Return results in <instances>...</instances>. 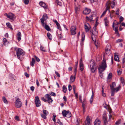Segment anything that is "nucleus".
Listing matches in <instances>:
<instances>
[{"label":"nucleus","instance_id":"obj_1","mask_svg":"<svg viewBox=\"0 0 125 125\" xmlns=\"http://www.w3.org/2000/svg\"><path fill=\"white\" fill-rule=\"evenodd\" d=\"M107 66L106 60L104 59L103 60V61L101 65H99L98 67V70L99 73H101L104 71L107 67Z\"/></svg>","mask_w":125,"mask_h":125},{"label":"nucleus","instance_id":"obj_2","mask_svg":"<svg viewBox=\"0 0 125 125\" xmlns=\"http://www.w3.org/2000/svg\"><path fill=\"white\" fill-rule=\"evenodd\" d=\"M14 50L16 51V54L18 58L20 59L21 57L24 54L23 51L21 48H18L16 47L14 48Z\"/></svg>","mask_w":125,"mask_h":125},{"label":"nucleus","instance_id":"obj_3","mask_svg":"<svg viewBox=\"0 0 125 125\" xmlns=\"http://www.w3.org/2000/svg\"><path fill=\"white\" fill-rule=\"evenodd\" d=\"M90 69L91 72L94 73L97 69L96 64L94 60H92L90 62Z\"/></svg>","mask_w":125,"mask_h":125},{"label":"nucleus","instance_id":"obj_4","mask_svg":"<svg viewBox=\"0 0 125 125\" xmlns=\"http://www.w3.org/2000/svg\"><path fill=\"white\" fill-rule=\"evenodd\" d=\"M116 86L115 83V82H113L112 84L110 85V87L111 91V96H113V94L115 90V87H116Z\"/></svg>","mask_w":125,"mask_h":125},{"label":"nucleus","instance_id":"obj_5","mask_svg":"<svg viewBox=\"0 0 125 125\" xmlns=\"http://www.w3.org/2000/svg\"><path fill=\"white\" fill-rule=\"evenodd\" d=\"M22 105V103L19 98H17L15 102V106L17 108H20Z\"/></svg>","mask_w":125,"mask_h":125},{"label":"nucleus","instance_id":"obj_6","mask_svg":"<svg viewBox=\"0 0 125 125\" xmlns=\"http://www.w3.org/2000/svg\"><path fill=\"white\" fill-rule=\"evenodd\" d=\"M34 102L37 107H39L41 106V103L38 96L35 97Z\"/></svg>","mask_w":125,"mask_h":125},{"label":"nucleus","instance_id":"obj_7","mask_svg":"<svg viewBox=\"0 0 125 125\" xmlns=\"http://www.w3.org/2000/svg\"><path fill=\"white\" fill-rule=\"evenodd\" d=\"M76 28L75 26H72L71 28V32L72 35H74L76 33Z\"/></svg>","mask_w":125,"mask_h":125},{"label":"nucleus","instance_id":"obj_8","mask_svg":"<svg viewBox=\"0 0 125 125\" xmlns=\"http://www.w3.org/2000/svg\"><path fill=\"white\" fill-rule=\"evenodd\" d=\"M48 18L47 15L46 14H44L43 15L42 18L41 19V20L42 23V25H44V21H45Z\"/></svg>","mask_w":125,"mask_h":125},{"label":"nucleus","instance_id":"obj_9","mask_svg":"<svg viewBox=\"0 0 125 125\" xmlns=\"http://www.w3.org/2000/svg\"><path fill=\"white\" fill-rule=\"evenodd\" d=\"M45 96L47 99V102L49 104L52 103L53 101L52 99L51 98L50 95L49 94H47L45 95Z\"/></svg>","mask_w":125,"mask_h":125},{"label":"nucleus","instance_id":"obj_10","mask_svg":"<svg viewBox=\"0 0 125 125\" xmlns=\"http://www.w3.org/2000/svg\"><path fill=\"white\" fill-rule=\"evenodd\" d=\"M116 21V20H115L114 21V22L113 23V25H112V27L113 28V30L115 31V33L116 34H117L118 35L119 34L118 33V26H116L115 27V22H114Z\"/></svg>","mask_w":125,"mask_h":125},{"label":"nucleus","instance_id":"obj_11","mask_svg":"<svg viewBox=\"0 0 125 125\" xmlns=\"http://www.w3.org/2000/svg\"><path fill=\"white\" fill-rule=\"evenodd\" d=\"M90 32H92V34L94 36H96L98 34L97 31H96V29L95 27H94L92 31H90Z\"/></svg>","mask_w":125,"mask_h":125},{"label":"nucleus","instance_id":"obj_12","mask_svg":"<svg viewBox=\"0 0 125 125\" xmlns=\"http://www.w3.org/2000/svg\"><path fill=\"white\" fill-rule=\"evenodd\" d=\"M90 121H91L90 117L88 115L86 117V120L85 121V125H89L90 124Z\"/></svg>","mask_w":125,"mask_h":125},{"label":"nucleus","instance_id":"obj_13","mask_svg":"<svg viewBox=\"0 0 125 125\" xmlns=\"http://www.w3.org/2000/svg\"><path fill=\"white\" fill-rule=\"evenodd\" d=\"M80 70L81 71H82L83 69V65L82 61V59L81 58L80 61Z\"/></svg>","mask_w":125,"mask_h":125},{"label":"nucleus","instance_id":"obj_14","mask_svg":"<svg viewBox=\"0 0 125 125\" xmlns=\"http://www.w3.org/2000/svg\"><path fill=\"white\" fill-rule=\"evenodd\" d=\"M40 5L45 9H47V8L46 4L42 1H41L39 2Z\"/></svg>","mask_w":125,"mask_h":125},{"label":"nucleus","instance_id":"obj_15","mask_svg":"<svg viewBox=\"0 0 125 125\" xmlns=\"http://www.w3.org/2000/svg\"><path fill=\"white\" fill-rule=\"evenodd\" d=\"M91 12V10L86 8L83 11V12L84 14H89Z\"/></svg>","mask_w":125,"mask_h":125},{"label":"nucleus","instance_id":"obj_16","mask_svg":"<svg viewBox=\"0 0 125 125\" xmlns=\"http://www.w3.org/2000/svg\"><path fill=\"white\" fill-rule=\"evenodd\" d=\"M8 17V18L13 20L15 19V16L12 13L9 14V15Z\"/></svg>","mask_w":125,"mask_h":125},{"label":"nucleus","instance_id":"obj_17","mask_svg":"<svg viewBox=\"0 0 125 125\" xmlns=\"http://www.w3.org/2000/svg\"><path fill=\"white\" fill-rule=\"evenodd\" d=\"M111 4V2L110 1H108L106 4V10H105L106 11L108 10L110 8V7L109 5Z\"/></svg>","mask_w":125,"mask_h":125},{"label":"nucleus","instance_id":"obj_18","mask_svg":"<svg viewBox=\"0 0 125 125\" xmlns=\"http://www.w3.org/2000/svg\"><path fill=\"white\" fill-rule=\"evenodd\" d=\"M88 25L89 26V24L88 23L84 24V28L86 32H88L89 31V28Z\"/></svg>","mask_w":125,"mask_h":125},{"label":"nucleus","instance_id":"obj_19","mask_svg":"<svg viewBox=\"0 0 125 125\" xmlns=\"http://www.w3.org/2000/svg\"><path fill=\"white\" fill-rule=\"evenodd\" d=\"M42 25L47 31H49L51 30L50 28L49 27L48 25H47L46 24H45L44 23V25L43 26V25Z\"/></svg>","mask_w":125,"mask_h":125},{"label":"nucleus","instance_id":"obj_20","mask_svg":"<svg viewBox=\"0 0 125 125\" xmlns=\"http://www.w3.org/2000/svg\"><path fill=\"white\" fill-rule=\"evenodd\" d=\"M103 120L104 124L106 125L107 123V118L106 117L105 115L104 114L103 115Z\"/></svg>","mask_w":125,"mask_h":125},{"label":"nucleus","instance_id":"obj_21","mask_svg":"<svg viewBox=\"0 0 125 125\" xmlns=\"http://www.w3.org/2000/svg\"><path fill=\"white\" fill-rule=\"evenodd\" d=\"M17 40L19 41H20L21 39V33L19 31L18 32V33L17 34Z\"/></svg>","mask_w":125,"mask_h":125},{"label":"nucleus","instance_id":"obj_22","mask_svg":"<svg viewBox=\"0 0 125 125\" xmlns=\"http://www.w3.org/2000/svg\"><path fill=\"white\" fill-rule=\"evenodd\" d=\"M101 121L98 119H96L94 122V125H99L100 124Z\"/></svg>","mask_w":125,"mask_h":125},{"label":"nucleus","instance_id":"obj_23","mask_svg":"<svg viewBox=\"0 0 125 125\" xmlns=\"http://www.w3.org/2000/svg\"><path fill=\"white\" fill-rule=\"evenodd\" d=\"M35 62L34 59L32 58V61L30 63V65L32 67L34 66V64Z\"/></svg>","mask_w":125,"mask_h":125},{"label":"nucleus","instance_id":"obj_24","mask_svg":"<svg viewBox=\"0 0 125 125\" xmlns=\"http://www.w3.org/2000/svg\"><path fill=\"white\" fill-rule=\"evenodd\" d=\"M67 113V111L65 110H64L62 111V115L64 117H65L66 116Z\"/></svg>","mask_w":125,"mask_h":125},{"label":"nucleus","instance_id":"obj_25","mask_svg":"<svg viewBox=\"0 0 125 125\" xmlns=\"http://www.w3.org/2000/svg\"><path fill=\"white\" fill-rule=\"evenodd\" d=\"M75 79V77L73 76H71L70 79V81L71 83L73 82L74 81Z\"/></svg>","mask_w":125,"mask_h":125},{"label":"nucleus","instance_id":"obj_26","mask_svg":"<svg viewBox=\"0 0 125 125\" xmlns=\"http://www.w3.org/2000/svg\"><path fill=\"white\" fill-rule=\"evenodd\" d=\"M114 59L115 61H118V62H119V58L118 57V55H116L115 53V58Z\"/></svg>","mask_w":125,"mask_h":125},{"label":"nucleus","instance_id":"obj_27","mask_svg":"<svg viewBox=\"0 0 125 125\" xmlns=\"http://www.w3.org/2000/svg\"><path fill=\"white\" fill-rule=\"evenodd\" d=\"M93 17V16L92 15H91L90 16V17H88L87 16L86 17V18L87 20L88 21H92L93 18H92V17Z\"/></svg>","mask_w":125,"mask_h":125},{"label":"nucleus","instance_id":"obj_28","mask_svg":"<svg viewBox=\"0 0 125 125\" xmlns=\"http://www.w3.org/2000/svg\"><path fill=\"white\" fill-rule=\"evenodd\" d=\"M110 5H111V6L112 8H113L115 5V1L114 0L112 2V3L111 2V4H110Z\"/></svg>","mask_w":125,"mask_h":125},{"label":"nucleus","instance_id":"obj_29","mask_svg":"<svg viewBox=\"0 0 125 125\" xmlns=\"http://www.w3.org/2000/svg\"><path fill=\"white\" fill-rule=\"evenodd\" d=\"M67 117L69 118L71 117V114L70 112L69 111H67Z\"/></svg>","mask_w":125,"mask_h":125},{"label":"nucleus","instance_id":"obj_30","mask_svg":"<svg viewBox=\"0 0 125 125\" xmlns=\"http://www.w3.org/2000/svg\"><path fill=\"white\" fill-rule=\"evenodd\" d=\"M10 79L14 81L15 80V76L14 75L12 74H11L10 75Z\"/></svg>","mask_w":125,"mask_h":125},{"label":"nucleus","instance_id":"obj_31","mask_svg":"<svg viewBox=\"0 0 125 125\" xmlns=\"http://www.w3.org/2000/svg\"><path fill=\"white\" fill-rule=\"evenodd\" d=\"M47 36L48 38L50 40L52 39V36L50 33L49 32H48L47 34Z\"/></svg>","mask_w":125,"mask_h":125},{"label":"nucleus","instance_id":"obj_32","mask_svg":"<svg viewBox=\"0 0 125 125\" xmlns=\"http://www.w3.org/2000/svg\"><path fill=\"white\" fill-rule=\"evenodd\" d=\"M77 65H78V62H77L76 63L75 66L74 67V73H75V74H76V72H77Z\"/></svg>","mask_w":125,"mask_h":125},{"label":"nucleus","instance_id":"obj_33","mask_svg":"<svg viewBox=\"0 0 125 125\" xmlns=\"http://www.w3.org/2000/svg\"><path fill=\"white\" fill-rule=\"evenodd\" d=\"M40 49L43 52H46V51L45 50V49L44 47H43L42 45H41L40 46Z\"/></svg>","mask_w":125,"mask_h":125},{"label":"nucleus","instance_id":"obj_34","mask_svg":"<svg viewBox=\"0 0 125 125\" xmlns=\"http://www.w3.org/2000/svg\"><path fill=\"white\" fill-rule=\"evenodd\" d=\"M105 21V25L106 26H108V24L109 23L108 21L107 20V18H105L104 19Z\"/></svg>","mask_w":125,"mask_h":125},{"label":"nucleus","instance_id":"obj_35","mask_svg":"<svg viewBox=\"0 0 125 125\" xmlns=\"http://www.w3.org/2000/svg\"><path fill=\"white\" fill-rule=\"evenodd\" d=\"M121 87L120 86H118V87L116 88H115V92H114V94H113V96L114 95L115 93V91H116V92H117L120 89V88Z\"/></svg>","mask_w":125,"mask_h":125},{"label":"nucleus","instance_id":"obj_36","mask_svg":"<svg viewBox=\"0 0 125 125\" xmlns=\"http://www.w3.org/2000/svg\"><path fill=\"white\" fill-rule=\"evenodd\" d=\"M6 25L9 28H10V29L12 30H13V29L12 28L11 25L10 24L9 22H7L6 23Z\"/></svg>","mask_w":125,"mask_h":125},{"label":"nucleus","instance_id":"obj_37","mask_svg":"<svg viewBox=\"0 0 125 125\" xmlns=\"http://www.w3.org/2000/svg\"><path fill=\"white\" fill-rule=\"evenodd\" d=\"M43 114L45 115H47L49 113L48 112L45 110H43Z\"/></svg>","mask_w":125,"mask_h":125},{"label":"nucleus","instance_id":"obj_38","mask_svg":"<svg viewBox=\"0 0 125 125\" xmlns=\"http://www.w3.org/2000/svg\"><path fill=\"white\" fill-rule=\"evenodd\" d=\"M2 99L3 101L6 104H7L8 103V102L7 100L6 99V98L5 97H3Z\"/></svg>","mask_w":125,"mask_h":125},{"label":"nucleus","instance_id":"obj_39","mask_svg":"<svg viewBox=\"0 0 125 125\" xmlns=\"http://www.w3.org/2000/svg\"><path fill=\"white\" fill-rule=\"evenodd\" d=\"M112 73H110L108 75L107 77V79H110L111 78H112Z\"/></svg>","mask_w":125,"mask_h":125},{"label":"nucleus","instance_id":"obj_40","mask_svg":"<svg viewBox=\"0 0 125 125\" xmlns=\"http://www.w3.org/2000/svg\"><path fill=\"white\" fill-rule=\"evenodd\" d=\"M67 91V88L64 85H63V92L65 93H66Z\"/></svg>","mask_w":125,"mask_h":125},{"label":"nucleus","instance_id":"obj_41","mask_svg":"<svg viewBox=\"0 0 125 125\" xmlns=\"http://www.w3.org/2000/svg\"><path fill=\"white\" fill-rule=\"evenodd\" d=\"M105 52L107 54L110 53H111L110 49H108V50L105 49Z\"/></svg>","mask_w":125,"mask_h":125},{"label":"nucleus","instance_id":"obj_42","mask_svg":"<svg viewBox=\"0 0 125 125\" xmlns=\"http://www.w3.org/2000/svg\"><path fill=\"white\" fill-rule=\"evenodd\" d=\"M92 38V39L93 40L94 42H95V46L97 47V45L96 44V40L95 38H94V37H93V36L92 35L91 36Z\"/></svg>","mask_w":125,"mask_h":125},{"label":"nucleus","instance_id":"obj_43","mask_svg":"<svg viewBox=\"0 0 125 125\" xmlns=\"http://www.w3.org/2000/svg\"><path fill=\"white\" fill-rule=\"evenodd\" d=\"M121 119L118 120V121H117L115 124V125H118L120 124L121 123Z\"/></svg>","mask_w":125,"mask_h":125},{"label":"nucleus","instance_id":"obj_44","mask_svg":"<svg viewBox=\"0 0 125 125\" xmlns=\"http://www.w3.org/2000/svg\"><path fill=\"white\" fill-rule=\"evenodd\" d=\"M85 36V35L84 34H83L82 35V41L83 42L84 41V38Z\"/></svg>","mask_w":125,"mask_h":125},{"label":"nucleus","instance_id":"obj_45","mask_svg":"<svg viewBox=\"0 0 125 125\" xmlns=\"http://www.w3.org/2000/svg\"><path fill=\"white\" fill-rule=\"evenodd\" d=\"M50 94L52 96H56V94L54 93L51 92L50 93Z\"/></svg>","mask_w":125,"mask_h":125},{"label":"nucleus","instance_id":"obj_46","mask_svg":"<svg viewBox=\"0 0 125 125\" xmlns=\"http://www.w3.org/2000/svg\"><path fill=\"white\" fill-rule=\"evenodd\" d=\"M56 2H57L58 5L60 6H61L62 5V3L59 1L58 0H56Z\"/></svg>","mask_w":125,"mask_h":125},{"label":"nucleus","instance_id":"obj_47","mask_svg":"<svg viewBox=\"0 0 125 125\" xmlns=\"http://www.w3.org/2000/svg\"><path fill=\"white\" fill-rule=\"evenodd\" d=\"M56 25L57 26V28L61 31L62 30L59 24L58 23L57 24H56Z\"/></svg>","mask_w":125,"mask_h":125},{"label":"nucleus","instance_id":"obj_48","mask_svg":"<svg viewBox=\"0 0 125 125\" xmlns=\"http://www.w3.org/2000/svg\"><path fill=\"white\" fill-rule=\"evenodd\" d=\"M124 20V18L122 17L121 16L119 18V21L120 22H121L123 21Z\"/></svg>","mask_w":125,"mask_h":125},{"label":"nucleus","instance_id":"obj_49","mask_svg":"<svg viewBox=\"0 0 125 125\" xmlns=\"http://www.w3.org/2000/svg\"><path fill=\"white\" fill-rule=\"evenodd\" d=\"M57 123L59 125H63V123L60 121L59 120H58L57 121Z\"/></svg>","mask_w":125,"mask_h":125},{"label":"nucleus","instance_id":"obj_50","mask_svg":"<svg viewBox=\"0 0 125 125\" xmlns=\"http://www.w3.org/2000/svg\"><path fill=\"white\" fill-rule=\"evenodd\" d=\"M41 117L42 118H43L44 119H45L46 118V115H45L44 114H41Z\"/></svg>","mask_w":125,"mask_h":125},{"label":"nucleus","instance_id":"obj_51","mask_svg":"<svg viewBox=\"0 0 125 125\" xmlns=\"http://www.w3.org/2000/svg\"><path fill=\"white\" fill-rule=\"evenodd\" d=\"M86 103L85 102H83L82 103V106L83 108H85V105L86 104Z\"/></svg>","mask_w":125,"mask_h":125},{"label":"nucleus","instance_id":"obj_52","mask_svg":"<svg viewBox=\"0 0 125 125\" xmlns=\"http://www.w3.org/2000/svg\"><path fill=\"white\" fill-rule=\"evenodd\" d=\"M34 57L35 59L36 60V61L37 62H39L40 61V59L38 57H37V56H34Z\"/></svg>","mask_w":125,"mask_h":125},{"label":"nucleus","instance_id":"obj_53","mask_svg":"<svg viewBox=\"0 0 125 125\" xmlns=\"http://www.w3.org/2000/svg\"><path fill=\"white\" fill-rule=\"evenodd\" d=\"M24 2L25 4H27L29 3V0H24Z\"/></svg>","mask_w":125,"mask_h":125},{"label":"nucleus","instance_id":"obj_54","mask_svg":"<svg viewBox=\"0 0 125 125\" xmlns=\"http://www.w3.org/2000/svg\"><path fill=\"white\" fill-rule=\"evenodd\" d=\"M55 73L58 77H60V74L57 72L55 71Z\"/></svg>","mask_w":125,"mask_h":125},{"label":"nucleus","instance_id":"obj_55","mask_svg":"<svg viewBox=\"0 0 125 125\" xmlns=\"http://www.w3.org/2000/svg\"><path fill=\"white\" fill-rule=\"evenodd\" d=\"M72 88V87L71 85L69 84L68 85V89L69 91L71 90Z\"/></svg>","mask_w":125,"mask_h":125},{"label":"nucleus","instance_id":"obj_56","mask_svg":"<svg viewBox=\"0 0 125 125\" xmlns=\"http://www.w3.org/2000/svg\"><path fill=\"white\" fill-rule=\"evenodd\" d=\"M123 41V40L122 39H119L116 41V42H121Z\"/></svg>","mask_w":125,"mask_h":125},{"label":"nucleus","instance_id":"obj_57","mask_svg":"<svg viewBox=\"0 0 125 125\" xmlns=\"http://www.w3.org/2000/svg\"><path fill=\"white\" fill-rule=\"evenodd\" d=\"M121 82L122 83H124V79L122 77L121 78Z\"/></svg>","mask_w":125,"mask_h":125},{"label":"nucleus","instance_id":"obj_58","mask_svg":"<svg viewBox=\"0 0 125 125\" xmlns=\"http://www.w3.org/2000/svg\"><path fill=\"white\" fill-rule=\"evenodd\" d=\"M15 120L19 121V117L18 116H17L15 117Z\"/></svg>","mask_w":125,"mask_h":125},{"label":"nucleus","instance_id":"obj_59","mask_svg":"<svg viewBox=\"0 0 125 125\" xmlns=\"http://www.w3.org/2000/svg\"><path fill=\"white\" fill-rule=\"evenodd\" d=\"M42 100L43 101H44V102H47V100L45 99L43 97H42L41 98Z\"/></svg>","mask_w":125,"mask_h":125},{"label":"nucleus","instance_id":"obj_60","mask_svg":"<svg viewBox=\"0 0 125 125\" xmlns=\"http://www.w3.org/2000/svg\"><path fill=\"white\" fill-rule=\"evenodd\" d=\"M109 49H110V47L109 45H107L105 49L108 50Z\"/></svg>","mask_w":125,"mask_h":125},{"label":"nucleus","instance_id":"obj_61","mask_svg":"<svg viewBox=\"0 0 125 125\" xmlns=\"http://www.w3.org/2000/svg\"><path fill=\"white\" fill-rule=\"evenodd\" d=\"M106 10H105V11H104L103 13L102 14V15L101 16V17H102L103 16H104V15L105 14L106 12Z\"/></svg>","mask_w":125,"mask_h":125},{"label":"nucleus","instance_id":"obj_62","mask_svg":"<svg viewBox=\"0 0 125 125\" xmlns=\"http://www.w3.org/2000/svg\"><path fill=\"white\" fill-rule=\"evenodd\" d=\"M30 88L32 92H33L35 88L33 86H31V87Z\"/></svg>","mask_w":125,"mask_h":125},{"label":"nucleus","instance_id":"obj_63","mask_svg":"<svg viewBox=\"0 0 125 125\" xmlns=\"http://www.w3.org/2000/svg\"><path fill=\"white\" fill-rule=\"evenodd\" d=\"M58 36L59 38L62 39V38L63 37L62 35L61 34L58 35Z\"/></svg>","mask_w":125,"mask_h":125},{"label":"nucleus","instance_id":"obj_64","mask_svg":"<svg viewBox=\"0 0 125 125\" xmlns=\"http://www.w3.org/2000/svg\"><path fill=\"white\" fill-rule=\"evenodd\" d=\"M25 76L27 77H29V75L27 73H24Z\"/></svg>","mask_w":125,"mask_h":125}]
</instances>
